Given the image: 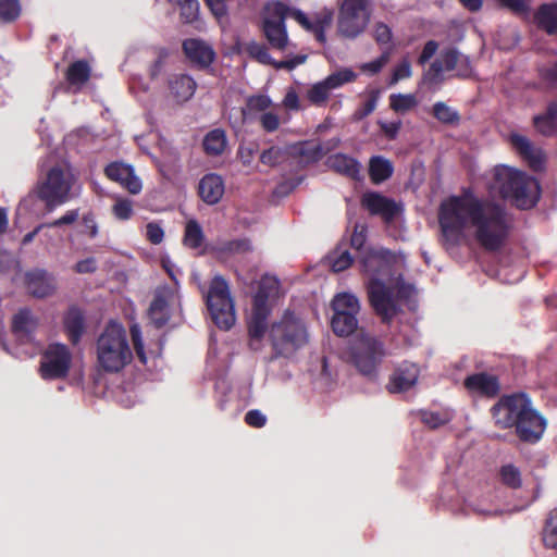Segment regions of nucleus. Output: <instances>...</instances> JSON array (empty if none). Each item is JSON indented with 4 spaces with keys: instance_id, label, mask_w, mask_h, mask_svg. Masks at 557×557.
I'll use <instances>...</instances> for the list:
<instances>
[{
    "instance_id": "nucleus-61",
    "label": "nucleus",
    "mask_w": 557,
    "mask_h": 557,
    "mask_svg": "<svg viewBox=\"0 0 557 557\" xmlns=\"http://www.w3.org/2000/svg\"><path fill=\"white\" fill-rule=\"evenodd\" d=\"M96 270L97 261L92 257L83 259L74 265V271L78 274L94 273Z\"/></svg>"
},
{
    "instance_id": "nucleus-38",
    "label": "nucleus",
    "mask_w": 557,
    "mask_h": 557,
    "mask_svg": "<svg viewBox=\"0 0 557 557\" xmlns=\"http://www.w3.org/2000/svg\"><path fill=\"white\" fill-rule=\"evenodd\" d=\"M418 104L417 98L412 94H393L389 96V107L397 113H406Z\"/></svg>"
},
{
    "instance_id": "nucleus-60",
    "label": "nucleus",
    "mask_w": 557,
    "mask_h": 557,
    "mask_svg": "<svg viewBox=\"0 0 557 557\" xmlns=\"http://www.w3.org/2000/svg\"><path fill=\"white\" fill-rule=\"evenodd\" d=\"M373 36L379 44H387L392 39V32L389 27L383 23H377L374 26Z\"/></svg>"
},
{
    "instance_id": "nucleus-21",
    "label": "nucleus",
    "mask_w": 557,
    "mask_h": 557,
    "mask_svg": "<svg viewBox=\"0 0 557 557\" xmlns=\"http://www.w3.org/2000/svg\"><path fill=\"white\" fill-rule=\"evenodd\" d=\"M510 144L533 171L544 170L546 162L545 153L541 148L533 146L525 136L512 134L510 136Z\"/></svg>"
},
{
    "instance_id": "nucleus-46",
    "label": "nucleus",
    "mask_w": 557,
    "mask_h": 557,
    "mask_svg": "<svg viewBox=\"0 0 557 557\" xmlns=\"http://www.w3.org/2000/svg\"><path fill=\"white\" fill-rule=\"evenodd\" d=\"M258 121L261 128L267 133L276 132L281 125V117L274 108H271L267 112L260 114Z\"/></svg>"
},
{
    "instance_id": "nucleus-48",
    "label": "nucleus",
    "mask_w": 557,
    "mask_h": 557,
    "mask_svg": "<svg viewBox=\"0 0 557 557\" xmlns=\"http://www.w3.org/2000/svg\"><path fill=\"white\" fill-rule=\"evenodd\" d=\"M114 216L119 220L126 221L133 215V201L126 198L116 197L112 207Z\"/></svg>"
},
{
    "instance_id": "nucleus-16",
    "label": "nucleus",
    "mask_w": 557,
    "mask_h": 557,
    "mask_svg": "<svg viewBox=\"0 0 557 557\" xmlns=\"http://www.w3.org/2000/svg\"><path fill=\"white\" fill-rule=\"evenodd\" d=\"M180 306L176 284L160 286L154 292V298L149 308V317L158 327L170 319L171 311Z\"/></svg>"
},
{
    "instance_id": "nucleus-24",
    "label": "nucleus",
    "mask_w": 557,
    "mask_h": 557,
    "mask_svg": "<svg viewBox=\"0 0 557 557\" xmlns=\"http://www.w3.org/2000/svg\"><path fill=\"white\" fill-rule=\"evenodd\" d=\"M465 387L473 395L494 397L499 392V383L496 376L487 373H476L465 380Z\"/></svg>"
},
{
    "instance_id": "nucleus-7",
    "label": "nucleus",
    "mask_w": 557,
    "mask_h": 557,
    "mask_svg": "<svg viewBox=\"0 0 557 557\" xmlns=\"http://www.w3.org/2000/svg\"><path fill=\"white\" fill-rule=\"evenodd\" d=\"M265 337L269 338L276 355L286 357L292 356L309 342V333L305 322L289 311H286L280 320L274 321L270 329L265 323L261 346H263Z\"/></svg>"
},
{
    "instance_id": "nucleus-22",
    "label": "nucleus",
    "mask_w": 557,
    "mask_h": 557,
    "mask_svg": "<svg viewBox=\"0 0 557 557\" xmlns=\"http://www.w3.org/2000/svg\"><path fill=\"white\" fill-rule=\"evenodd\" d=\"M183 50L187 59L198 67L209 66L215 57L212 47L205 40L189 38L183 42Z\"/></svg>"
},
{
    "instance_id": "nucleus-50",
    "label": "nucleus",
    "mask_w": 557,
    "mask_h": 557,
    "mask_svg": "<svg viewBox=\"0 0 557 557\" xmlns=\"http://www.w3.org/2000/svg\"><path fill=\"white\" fill-rule=\"evenodd\" d=\"M180 10L181 18L185 23H193L199 15V2L198 0H187L180 5Z\"/></svg>"
},
{
    "instance_id": "nucleus-39",
    "label": "nucleus",
    "mask_w": 557,
    "mask_h": 557,
    "mask_svg": "<svg viewBox=\"0 0 557 557\" xmlns=\"http://www.w3.org/2000/svg\"><path fill=\"white\" fill-rule=\"evenodd\" d=\"M544 545L557 554V509L553 510L543 530Z\"/></svg>"
},
{
    "instance_id": "nucleus-63",
    "label": "nucleus",
    "mask_w": 557,
    "mask_h": 557,
    "mask_svg": "<svg viewBox=\"0 0 557 557\" xmlns=\"http://www.w3.org/2000/svg\"><path fill=\"white\" fill-rule=\"evenodd\" d=\"M379 125L386 137H388L389 139H394V138H396V136L401 127V122L400 121H395V122L380 121Z\"/></svg>"
},
{
    "instance_id": "nucleus-20",
    "label": "nucleus",
    "mask_w": 557,
    "mask_h": 557,
    "mask_svg": "<svg viewBox=\"0 0 557 557\" xmlns=\"http://www.w3.org/2000/svg\"><path fill=\"white\" fill-rule=\"evenodd\" d=\"M420 369L416 363L404 362L392 373L387 389L391 393H404L411 389L418 382Z\"/></svg>"
},
{
    "instance_id": "nucleus-6",
    "label": "nucleus",
    "mask_w": 557,
    "mask_h": 557,
    "mask_svg": "<svg viewBox=\"0 0 557 557\" xmlns=\"http://www.w3.org/2000/svg\"><path fill=\"white\" fill-rule=\"evenodd\" d=\"M98 366L106 372L115 373L133 359L125 329L116 322L109 323L97 339Z\"/></svg>"
},
{
    "instance_id": "nucleus-47",
    "label": "nucleus",
    "mask_w": 557,
    "mask_h": 557,
    "mask_svg": "<svg viewBox=\"0 0 557 557\" xmlns=\"http://www.w3.org/2000/svg\"><path fill=\"white\" fill-rule=\"evenodd\" d=\"M246 50L251 58L262 64H270L274 66V63H276L269 54L267 47L262 44L251 41L247 45Z\"/></svg>"
},
{
    "instance_id": "nucleus-2",
    "label": "nucleus",
    "mask_w": 557,
    "mask_h": 557,
    "mask_svg": "<svg viewBox=\"0 0 557 557\" xmlns=\"http://www.w3.org/2000/svg\"><path fill=\"white\" fill-rule=\"evenodd\" d=\"M398 262V258L385 249H368L360 256L362 272L368 276L370 302L385 322L392 320L403 302L414 294L413 287L405 284L396 273Z\"/></svg>"
},
{
    "instance_id": "nucleus-51",
    "label": "nucleus",
    "mask_w": 557,
    "mask_h": 557,
    "mask_svg": "<svg viewBox=\"0 0 557 557\" xmlns=\"http://www.w3.org/2000/svg\"><path fill=\"white\" fill-rule=\"evenodd\" d=\"M258 152L256 144L240 145L237 150V158L244 166H252Z\"/></svg>"
},
{
    "instance_id": "nucleus-41",
    "label": "nucleus",
    "mask_w": 557,
    "mask_h": 557,
    "mask_svg": "<svg viewBox=\"0 0 557 557\" xmlns=\"http://www.w3.org/2000/svg\"><path fill=\"white\" fill-rule=\"evenodd\" d=\"M329 263L334 272H341L349 268L352 257L346 248L338 247L329 255Z\"/></svg>"
},
{
    "instance_id": "nucleus-28",
    "label": "nucleus",
    "mask_w": 557,
    "mask_h": 557,
    "mask_svg": "<svg viewBox=\"0 0 557 557\" xmlns=\"http://www.w3.org/2000/svg\"><path fill=\"white\" fill-rule=\"evenodd\" d=\"M536 25L544 29L547 34L557 33V4H542L534 14Z\"/></svg>"
},
{
    "instance_id": "nucleus-32",
    "label": "nucleus",
    "mask_w": 557,
    "mask_h": 557,
    "mask_svg": "<svg viewBox=\"0 0 557 557\" xmlns=\"http://www.w3.org/2000/svg\"><path fill=\"white\" fill-rule=\"evenodd\" d=\"M333 332L342 337L350 335L358 325L357 314L343 313L342 311L333 314L331 320Z\"/></svg>"
},
{
    "instance_id": "nucleus-49",
    "label": "nucleus",
    "mask_w": 557,
    "mask_h": 557,
    "mask_svg": "<svg viewBox=\"0 0 557 557\" xmlns=\"http://www.w3.org/2000/svg\"><path fill=\"white\" fill-rule=\"evenodd\" d=\"M21 12L17 0H0V18L3 21L15 20Z\"/></svg>"
},
{
    "instance_id": "nucleus-19",
    "label": "nucleus",
    "mask_w": 557,
    "mask_h": 557,
    "mask_svg": "<svg viewBox=\"0 0 557 557\" xmlns=\"http://www.w3.org/2000/svg\"><path fill=\"white\" fill-rule=\"evenodd\" d=\"M463 61L466 58L462 54L454 49H447L431 64L424 78L431 85H438L443 82L446 72L455 70L457 64Z\"/></svg>"
},
{
    "instance_id": "nucleus-36",
    "label": "nucleus",
    "mask_w": 557,
    "mask_h": 557,
    "mask_svg": "<svg viewBox=\"0 0 557 557\" xmlns=\"http://www.w3.org/2000/svg\"><path fill=\"white\" fill-rule=\"evenodd\" d=\"M37 325V321L27 309L18 311L13 319V331L17 335L30 334Z\"/></svg>"
},
{
    "instance_id": "nucleus-29",
    "label": "nucleus",
    "mask_w": 557,
    "mask_h": 557,
    "mask_svg": "<svg viewBox=\"0 0 557 557\" xmlns=\"http://www.w3.org/2000/svg\"><path fill=\"white\" fill-rule=\"evenodd\" d=\"M64 327L73 344L78 343L84 332V317L79 309L71 308L64 317Z\"/></svg>"
},
{
    "instance_id": "nucleus-8",
    "label": "nucleus",
    "mask_w": 557,
    "mask_h": 557,
    "mask_svg": "<svg viewBox=\"0 0 557 557\" xmlns=\"http://www.w3.org/2000/svg\"><path fill=\"white\" fill-rule=\"evenodd\" d=\"M280 296V282L275 276L264 275L253 297L251 315L248 322L249 345L259 350L265 332V320L271 311V302Z\"/></svg>"
},
{
    "instance_id": "nucleus-26",
    "label": "nucleus",
    "mask_w": 557,
    "mask_h": 557,
    "mask_svg": "<svg viewBox=\"0 0 557 557\" xmlns=\"http://www.w3.org/2000/svg\"><path fill=\"white\" fill-rule=\"evenodd\" d=\"M169 87L177 102H186L194 96L197 85L190 76L178 74L170 79Z\"/></svg>"
},
{
    "instance_id": "nucleus-37",
    "label": "nucleus",
    "mask_w": 557,
    "mask_h": 557,
    "mask_svg": "<svg viewBox=\"0 0 557 557\" xmlns=\"http://www.w3.org/2000/svg\"><path fill=\"white\" fill-rule=\"evenodd\" d=\"M286 158L287 151L285 148L280 146H271L260 153L259 160L260 163L265 166L275 168L282 164Z\"/></svg>"
},
{
    "instance_id": "nucleus-3",
    "label": "nucleus",
    "mask_w": 557,
    "mask_h": 557,
    "mask_svg": "<svg viewBox=\"0 0 557 557\" xmlns=\"http://www.w3.org/2000/svg\"><path fill=\"white\" fill-rule=\"evenodd\" d=\"M287 17L297 21L305 29L314 34L320 42H324V32L332 24L333 11L324 8L309 17L304 12L290 9L282 2L268 3L263 12V32L273 48L284 49L287 45L288 39L284 25Z\"/></svg>"
},
{
    "instance_id": "nucleus-55",
    "label": "nucleus",
    "mask_w": 557,
    "mask_h": 557,
    "mask_svg": "<svg viewBox=\"0 0 557 557\" xmlns=\"http://www.w3.org/2000/svg\"><path fill=\"white\" fill-rule=\"evenodd\" d=\"M379 92L372 91L370 98L362 104L360 109H358L355 113L356 119L361 120L367 115L371 114L377 104Z\"/></svg>"
},
{
    "instance_id": "nucleus-34",
    "label": "nucleus",
    "mask_w": 557,
    "mask_h": 557,
    "mask_svg": "<svg viewBox=\"0 0 557 557\" xmlns=\"http://www.w3.org/2000/svg\"><path fill=\"white\" fill-rule=\"evenodd\" d=\"M418 414L421 422L430 429H437L448 423L453 418V413L448 409L421 410Z\"/></svg>"
},
{
    "instance_id": "nucleus-18",
    "label": "nucleus",
    "mask_w": 557,
    "mask_h": 557,
    "mask_svg": "<svg viewBox=\"0 0 557 557\" xmlns=\"http://www.w3.org/2000/svg\"><path fill=\"white\" fill-rule=\"evenodd\" d=\"M104 172L111 181L119 183L133 195L139 194L143 189L140 178L135 174L134 168L129 164L115 161L107 165Z\"/></svg>"
},
{
    "instance_id": "nucleus-42",
    "label": "nucleus",
    "mask_w": 557,
    "mask_h": 557,
    "mask_svg": "<svg viewBox=\"0 0 557 557\" xmlns=\"http://www.w3.org/2000/svg\"><path fill=\"white\" fill-rule=\"evenodd\" d=\"M203 239L202 228L195 220L187 222L185 226L184 244L189 248L200 247Z\"/></svg>"
},
{
    "instance_id": "nucleus-57",
    "label": "nucleus",
    "mask_w": 557,
    "mask_h": 557,
    "mask_svg": "<svg viewBox=\"0 0 557 557\" xmlns=\"http://www.w3.org/2000/svg\"><path fill=\"white\" fill-rule=\"evenodd\" d=\"M389 54L387 52L383 53L376 60H373L368 63H363L360 69L363 72H369L371 74H375L381 71V69L388 62Z\"/></svg>"
},
{
    "instance_id": "nucleus-33",
    "label": "nucleus",
    "mask_w": 557,
    "mask_h": 557,
    "mask_svg": "<svg viewBox=\"0 0 557 557\" xmlns=\"http://www.w3.org/2000/svg\"><path fill=\"white\" fill-rule=\"evenodd\" d=\"M332 308L335 313L342 311L343 313L358 314L360 304L355 295L350 293H339L333 298Z\"/></svg>"
},
{
    "instance_id": "nucleus-64",
    "label": "nucleus",
    "mask_w": 557,
    "mask_h": 557,
    "mask_svg": "<svg viewBox=\"0 0 557 557\" xmlns=\"http://www.w3.org/2000/svg\"><path fill=\"white\" fill-rule=\"evenodd\" d=\"M438 45L434 40H430L425 44L422 53L419 57V63L424 64L428 62L437 51Z\"/></svg>"
},
{
    "instance_id": "nucleus-25",
    "label": "nucleus",
    "mask_w": 557,
    "mask_h": 557,
    "mask_svg": "<svg viewBox=\"0 0 557 557\" xmlns=\"http://www.w3.org/2000/svg\"><path fill=\"white\" fill-rule=\"evenodd\" d=\"M224 189L223 178L215 173L205 175L198 186L199 196L207 205L218 203L224 195Z\"/></svg>"
},
{
    "instance_id": "nucleus-59",
    "label": "nucleus",
    "mask_w": 557,
    "mask_h": 557,
    "mask_svg": "<svg viewBox=\"0 0 557 557\" xmlns=\"http://www.w3.org/2000/svg\"><path fill=\"white\" fill-rule=\"evenodd\" d=\"M245 421L253 428H262L267 422V417L259 410H249L245 416Z\"/></svg>"
},
{
    "instance_id": "nucleus-5",
    "label": "nucleus",
    "mask_w": 557,
    "mask_h": 557,
    "mask_svg": "<svg viewBox=\"0 0 557 557\" xmlns=\"http://www.w3.org/2000/svg\"><path fill=\"white\" fill-rule=\"evenodd\" d=\"M491 190L510 200L520 209L534 207L541 195L540 184L535 178L507 165H498L494 169Z\"/></svg>"
},
{
    "instance_id": "nucleus-12",
    "label": "nucleus",
    "mask_w": 557,
    "mask_h": 557,
    "mask_svg": "<svg viewBox=\"0 0 557 557\" xmlns=\"http://www.w3.org/2000/svg\"><path fill=\"white\" fill-rule=\"evenodd\" d=\"M369 18L368 0H344L338 16V33L355 38L366 29Z\"/></svg>"
},
{
    "instance_id": "nucleus-56",
    "label": "nucleus",
    "mask_w": 557,
    "mask_h": 557,
    "mask_svg": "<svg viewBox=\"0 0 557 557\" xmlns=\"http://www.w3.org/2000/svg\"><path fill=\"white\" fill-rule=\"evenodd\" d=\"M146 237L151 244L158 245L163 240L164 231L160 224L150 222L146 225Z\"/></svg>"
},
{
    "instance_id": "nucleus-30",
    "label": "nucleus",
    "mask_w": 557,
    "mask_h": 557,
    "mask_svg": "<svg viewBox=\"0 0 557 557\" xmlns=\"http://www.w3.org/2000/svg\"><path fill=\"white\" fill-rule=\"evenodd\" d=\"M227 148V138L223 129L209 132L203 138V149L209 156H221Z\"/></svg>"
},
{
    "instance_id": "nucleus-43",
    "label": "nucleus",
    "mask_w": 557,
    "mask_h": 557,
    "mask_svg": "<svg viewBox=\"0 0 557 557\" xmlns=\"http://www.w3.org/2000/svg\"><path fill=\"white\" fill-rule=\"evenodd\" d=\"M496 2L499 8L518 16L528 17L530 15L532 0H496Z\"/></svg>"
},
{
    "instance_id": "nucleus-52",
    "label": "nucleus",
    "mask_w": 557,
    "mask_h": 557,
    "mask_svg": "<svg viewBox=\"0 0 557 557\" xmlns=\"http://www.w3.org/2000/svg\"><path fill=\"white\" fill-rule=\"evenodd\" d=\"M131 335L134 344L135 351L137 354L138 359L144 364L147 362V357L144 350V344L141 339V331L138 324H133L131 326Z\"/></svg>"
},
{
    "instance_id": "nucleus-40",
    "label": "nucleus",
    "mask_w": 557,
    "mask_h": 557,
    "mask_svg": "<svg viewBox=\"0 0 557 557\" xmlns=\"http://www.w3.org/2000/svg\"><path fill=\"white\" fill-rule=\"evenodd\" d=\"M273 108V102L270 99V97L264 95H256L251 96L247 99L246 108L243 110V114H252V113H260L267 112Z\"/></svg>"
},
{
    "instance_id": "nucleus-58",
    "label": "nucleus",
    "mask_w": 557,
    "mask_h": 557,
    "mask_svg": "<svg viewBox=\"0 0 557 557\" xmlns=\"http://www.w3.org/2000/svg\"><path fill=\"white\" fill-rule=\"evenodd\" d=\"M84 233H86L90 238H95L98 235V223L92 213H87L82 219Z\"/></svg>"
},
{
    "instance_id": "nucleus-11",
    "label": "nucleus",
    "mask_w": 557,
    "mask_h": 557,
    "mask_svg": "<svg viewBox=\"0 0 557 557\" xmlns=\"http://www.w3.org/2000/svg\"><path fill=\"white\" fill-rule=\"evenodd\" d=\"M206 301L211 318L218 327L230 330L236 320L234 302L227 282L220 275L212 278Z\"/></svg>"
},
{
    "instance_id": "nucleus-4",
    "label": "nucleus",
    "mask_w": 557,
    "mask_h": 557,
    "mask_svg": "<svg viewBox=\"0 0 557 557\" xmlns=\"http://www.w3.org/2000/svg\"><path fill=\"white\" fill-rule=\"evenodd\" d=\"M496 424L503 428L516 426L520 440L537 442L546 428V421L532 407L524 394L502 398L492 409Z\"/></svg>"
},
{
    "instance_id": "nucleus-45",
    "label": "nucleus",
    "mask_w": 557,
    "mask_h": 557,
    "mask_svg": "<svg viewBox=\"0 0 557 557\" xmlns=\"http://www.w3.org/2000/svg\"><path fill=\"white\" fill-rule=\"evenodd\" d=\"M502 482L511 488L521 486V473L519 469L512 465H505L502 467L500 472Z\"/></svg>"
},
{
    "instance_id": "nucleus-62",
    "label": "nucleus",
    "mask_w": 557,
    "mask_h": 557,
    "mask_svg": "<svg viewBox=\"0 0 557 557\" xmlns=\"http://www.w3.org/2000/svg\"><path fill=\"white\" fill-rule=\"evenodd\" d=\"M366 227L363 225H356L351 235V246L357 250L362 249L366 243Z\"/></svg>"
},
{
    "instance_id": "nucleus-9",
    "label": "nucleus",
    "mask_w": 557,
    "mask_h": 557,
    "mask_svg": "<svg viewBox=\"0 0 557 557\" xmlns=\"http://www.w3.org/2000/svg\"><path fill=\"white\" fill-rule=\"evenodd\" d=\"M385 356L384 344L363 330L355 335L348 350L349 361L358 372L372 380L377 376L379 367Z\"/></svg>"
},
{
    "instance_id": "nucleus-53",
    "label": "nucleus",
    "mask_w": 557,
    "mask_h": 557,
    "mask_svg": "<svg viewBox=\"0 0 557 557\" xmlns=\"http://www.w3.org/2000/svg\"><path fill=\"white\" fill-rule=\"evenodd\" d=\"M534 125L537 128V131L544 135H553L557 133V127L553 124V121L549 119V108L547 109V113L545 115L534 117Z\"/></svg>"
},
{
    "instance_id": "nucleus-13",
    "label": "nucleus",
    "mask_w": 557,
    "mask_h": 557,
    "mask_svg": "<svg viewBox=\"0 0 557 557\" xmlns=\"http://www.w3.org/2000/svg\"><path fill=\"white\" fill-rule=\"evenodd\" d=\"M72 355L60 343L50 344L42 355L40 374L46 380L64 377L71 367Z\"/></svg>"
},
{
    "instance_id": "nucleus-44",
    "label": "nucleus",
    "mask_w": 557,
    "mask_h": 557,
    "mask_svg": "<svg viewBox=\"0 0 557 557\" xmlns=\"http://www.w3.org/2000/svg\"><path fill=\"white\" fill-rule=\"evenodd\" d=\"M433 115L444 124H454L459 120L458 112L442 101L434 103Z\"/></svg>"
},
{
    "instance_id": "nucleus-17",
    "label": "nucleus",
    "mask_w": 557,
    "mask_h": 557,
    "mask_svg": "<svg viewBox=\"0 0 557 557\" xmlns=\"http://www.w3.org/2000/svg\"><path fill=\"white\" fill-rule=\"evenodd\" d=\"M361 205L371 214L380 215L385 222L394 220L401 211L399 203L375 191L363 194Z\"/></svg>"
},
{
    "instance_id": "nucleus-10",
    "label": "nucleus",
    "mask_w": 557,
    "mask_h": 557,
    "mask_svg": "<svg viewBox=\"0 0 557 557\" xmlns=\"http://www.w3.org/2000/svg\"><path fill=\"white\" fill-rule=\"evenodd\" d=\"M74 177L66 162L50 168L45 178L37 186V194L49 209L66 202Z\"/></svg>"
},
{
    "instance_id": "nucleus-35",
    "label": "nucleus",
    "mask_w": 557,
    "mask_h": 557,
    "mask_svg": "<svg viewBox=\"0 0 557 557\" xmlns=\"http://www.w3.org/2000/svg\"><path fill=\"white\" fill-rule=\"evenodd\" d=\"M90 76V67L85 61H76L66 72V79L72 86L82 87Z\"/></svg>"
},
{
    "instance_id": "nucleus-15",
    "label": "nucleus",
    "mask_w": 557,
    "mask_h": 557,
    "mask_svg": "<svg viewBox=\"0 0 557 557\" xmlns=\"http://www.w3.org/2000/svg\"><path fill=\"white\" fill-rule=\"evenodd\" d=\"M180 306L176 284L160 286L154 292V298L149 308V317L158 327L170 319L171 311Z\"/></svg>"
},
{
    "instance_id": "nucleus-54",
    "label": "nucleus",
    "mask_w": 557,
    "mask_h": 557,
    "mask_svg": "<svg viewBox=\"0 0 557 557\" xmlns=\"http://www.w3.org/2000/svg\"><path fill=\"white\" fill-rule=\"evenodd\" d=\"M411 76V64L407 59L400 61V63L394 69L389 85H395L399 81Z\"/></svg>"
},
{
    "instance_id": "nucleus-23",
    "label": "nucleus",
    "mask_w": 557,
    "mask_h": 557,
    "mask_svg": "<svg viewBox=\"0 0 557 557\" xmlns=\"http://www.w3.org/2000/svg\"><path fill=\"white\" fill-rule=\"evenodd\" d=\"M28 292L38 298L51 296L55 290L54 277L45 270H34L26 274Z\"/></svg>"
},
{
    "instance_id": "nucleus-1",
    "label": "nucleus",
    "mask_w": 557,
    "mask_h": 557,
    "mask_svg": "<svg viewBox=\"0 0 557 557\" xmlns=\"http://www.w3.org/2000/svg\"><path fill=\"white\" fill-rule=\"evenodd\" d=\"M438 223L445 245L455 246L473 238L485 250L500 249L508 237L505 211L471 194L453 196L441 203Z\"/></svg>"
},
{
    "instance_id": "nucleus-14",
    "label": "nucleus",
    "mask_w": 557,
    "mask_h": 557,
    "mask_svg": "<svg viewBox=\"0 0 557 557\" xmlns=\"http://www.w3.org/2000/svg\"><path fill=\"white\" fill-rule=\"evenodd\" d=\"M356 77L357 74L350 69H342L332 73L323 81L313 84L307 90V99L310 103L322 107L326 103L333 90L354 82Z\"/></svg>"
},
{
    "instance_id": "nucleus-27",
    "label": "nucleus",
    "mask_w": 557,
    "mask_h": 557,
    "mask_svg": "<svg viewBox=\"0 0 557 557\" xmlns=\"http://www.w3.org/2000/svg\"><path fill=\"white\" fill-rule=\"evenodd\" d=\"M329 166L335 172L345 175L349 178L357 180L360 174V164L354 158L343 154L336 153L327 159Z\"/></svg>"
},
{
    "instance_id": "nucleus-31",
    "label": "nucleus",
    "mask_w": 557,
    "mask_h": 557,
    "mask_svg": "<svg viewBox=\"0 0 557 557\" xmlns=\"http://www.w3.org/2000/svg\"><path fill=\"white\" fill-rule=\"evenodd\" d=\"M394 168L389 160L376 156L372 157L369 163V175L373 183L380 184L393 174Z\"/></svg>"
}]
</instances>
